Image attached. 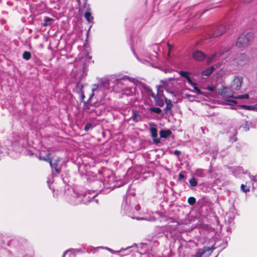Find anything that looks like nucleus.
Returning a JSON list of instances; mask_svg holds the SVG:
<instances>
[{"mask_svg":"<svg viewBox=\"0 0 257 257\" xmlns=\"http://www.w3.org/2000/svg\"><path fill=\"white\" fill-rule=\"evenodd\" d=\"M189 182L191 187H196L198 184L197 180L193 177L189 180Z\"/></svg>","mask_w":257,"mask_h":257,"instance_id":"26","label":"nucleus"},{"mask_svg":"<svg viewBox=\"0 0 257 257\" xmlns=\"http://www.w3.org/2000/svg\"><path fill=\"white\" fill-rule=\"evenodd\" d=\"M184 178H185L184 175L182 173H180L179 174L178 180L181 181Z\"/></svg>","mask_w":257,"mask_h":257,"instance_id":"36","label":"nucleus"},{"mask_svg":"<svg viewBox=\"0 0 257 257\" xmlns=\"http://www.w3.org/2000/svg\"><path fill=\"white\" fill-rule=\"evenodd\" d=\"M243 81V78L241 76H236L234 77L231 86L233 90H238L240 88Z\"/></svg>","mask_w":257,"mask_h":257,"instance_id":"7","label":"nucleus"},{"mask_svg":"<svg viewBox=\"0 0 257 257\" xmlns=\"http://www.w3.org/2000/svg\"><path fill=\"white\" fill-rule=\"evenodd\" d=\"M95 191H99L100 192L101 190H100L96 189Z\"/></svg>","mask_w":257,"mask_h":257,"instance_id":"58","label":"nucleus"},{"mask_svg":"<svg viewBox=\"0 0 257 257\" xmlns=\"http://www.w3.org/2000/svg\"><path fill=\"white\" fill-rule=\"evenodd\" d=\"M71 251V250H66V251H65V252L64 253V254H63V257H65V256L66 255V254L68 252H69V251Z\"/></svg>","mask_w":257,"mask_h":257,"instance_id":"45","label":"nucleus"},{"mask_svg":"<svg viewBox=\"0 0 257 257\" xmlns=\"http://www.w3.org/2000/svg\"><path fill=\"white\" fill-rule=\"evenodd\" d=\"M44 23L43 25V26L45 27H47L50 25V23L53 21V19L49 17H45L44 18Z\"/></svg>","mask_w":257,"mask_h":257,"instance_id":"22","label":"nucleus"},{"mask_svg":"<svg viewBox=\"0 0 257 257\" xmlns=\"http://www.w3.org/2000/svg\"><path fill=\"white\" fill-rule=\"evenodd\" d=\"M171 226L170 225H168V226H167V230H169V228Z\"/></svg>","mask_w":257,"mask_h":257,"instance_id":"54","label":"nucleus"},{"mask_svg":"<svg viewBox=\"0 0 257 257\" xmlns=\"http://www.w3.org/2000/svg\"><path fill=\"white\" fill-rule=\"evenodd\" d=\"M239 107L245 110H250L252 109V106L246 105H240Z\"/></svg>","mask_w":257,"mask_h":257,"instance_id":"31","label":"nucleus"},{"mask_svg":"<svg viewBox=\"0 0 257 257\" xmlns=\"http://www.w3.org/2000/svg\"><path fill=\"white\" fill-rule=\"evenodd\" d=\"M241 189L243 192L246 193L249 191V188L247 187L245 185L243 184H241Z\"/></svg>","mask_w":257,"mask_h":257,"instance_id":"32","label":"nucleus"},{"mask_svg":"<svg viewBox=\"0 0 257 257\" xmlns=\"http://www.w3.org/2000/svg\"><path fill=\"white\" fill-rule=\"evenodd\" d=\"M131 248V247L130 246V247H128L126 248V249H127V248ZM125 250V249H121V250H119V251H118V252H121L122 250Z\"/></svg>","mask_w":257,"mask_h":257,"instance_id":"51","label":"nucleus"},{"mask_svg":"<svg viewBox=\"0 0 257 257\" xmlns=\"http://www.w3.org/2000/svg\"><path fill=\"white\" fill-rule=\"evenodd\" d=\"M93 128L92 125L90 123H87L84 127V130L85 131H88L90 129H92Z\"/></svg>","mask_w":257,"mask_h":257,"instance_id":"34","label":"nucleus"},{"mask_svg":"<svg viewBox=\"0 0 257 257\" xmlns=\"http://www.w3.org/2000/svg\"><path fill=\"white\" fill-rule=\"evenodd\" d=\"M53 183V181L51 180V179H48V181H47V183L49 185L50 184H52Z\"/></svg>","mask_w":257,"mask_h":257,"instance_id":"46","label":"nucleus"},{"mask_svg":"<svg viewBox=\"0 0 257 257\" xmlns=\"http://www.w3.org/2000/svg\"><path fill=\"white\" fill-rule=\"evenodd\" d=\"M109 179L112 178V181H113V177L109 176Z\"/></svg>","mask_w":257,"mask_h":257,"instance_id":"56","label":"nucleus"},{"mask_svg":"<svg viewBox=\"0 0 257 257\" xmlns=\"http://www.w3.org/2000/svg\"><path fill=\"white\" fill-rule=\"evenodd\" d=\"M50 154L48 153L45 156H40L39 159L48 162L49 163L51 161V159L50 158Z\"/></svg>","mask_w":257,"mask_h":257,"instance_id":"23","label":"nucleus"},{"mask_svg":"<svg viewBox=\"0 0 257 257\" xmlns=\"http://www.w3.org/2000/svg\"><path fill=\"white\" fill-rule=\"evenodd\" d=\"M249 126H248V125H247V126H245V131H247L249 130Z\"/></svg>","mask_w":257,"mask_h":257,"instance_id":"50","label":"nucleus"},{"mask_svg":"<svg viewBox=\"0 0 257 257\" xmlns=\"http://www.w3.org/2000/svg\"><path fill=\"white\" fill-rule=\"evenodd\" d=\"M241 1L245 3H248L251 2L252 0H241Z\"/></svg>","mask_w":257,"mask_h":257,"instance_id":"48","label":"nucleus"},{"mask_svg":"<svg viewBox=\"0 0 257 257\" xmlns=\"http://www.w3.org/2000/svg\"><path fill=\"white\" fill-rule=\"evenodd\" d=\"M165 100L166 103V106L165 107L164 111L165 114H167L169 113V111L171 110L173 105L172 103V101L170 99L165 98Z\"/></svg>","mask_w":257,"mask_h":257,"instance_id":"14","label":"nucleus"},{"mask_svg":"<svg viewBox=\"0 0 257 257\" xmlns=\"http://www.w3.org/2000/svg\"><path fill=\"white\" fill-rule=\"evenodd\" d=\"M169 80L170 81H172V80H174V78H170L169 79Z\"/></svg>","mask_w":257,"mask_h":257,"instance_id":"55","label":"nucleus"},{"mask_svg":"<svg viewBox=\"0 0 257 257\" xmlns=\"http://www.w3.org/2000/svg\"><path fill=\"white\" fill-rule=\"evenodd\" d=\"M174 154L178 156L181 154V152L179 150H175L174 152Z\"/></svg>","mask_w":257,"mask_h":257,"instance_id":"38","label":"nucleus"},{"mask_svg":"<svg viewBox=\"0 0 257 257\" xmlns=\"http://www.w3.org/2000/svg\"><path fill=\"white\" fill-rule=\"evenodd\" d=\"M214 70V66H211L202 71L201 74L203 76H208L212 73Z\"/></svg>","mask_w":257,"mask_h":257,"instance_id":"17","label":"nucleus"},{"mask_svg":"<svg viewBox=\"0 0 257 257\" xmlns=\"http://www.w3.org/2000/svg\"><path fill=\"white\" fill-rule=\"evenodd\" d=\"M196 202V199L194 197H190L188 199V203L191 205H194Z\"/></svg>","mask_w":257,"mask_h":257,"instance_id":"29","label":"nucleus"},{"mask_svg":"<svg viewBox=\"0 0 257 257\" xmlns=\"http://www.w3.org/2000/svg\"><path fill=\"white\" fill-rule=\"evenodd\" d=\"M144 88L145 89L146 92L150 95L154 99L156 97V95L153 92L152 90L148 86L146 85L143 86Z\"/></svg>","mask_w":257,"mask_h":257,"instance_id":"19","label":"nucleus"},{"mask_svg":"<svg viewBox=\"0 0 257 257\" xmlns=\"http://www.w3.org/2000/svg\"><path fill=\"white\" fill-rule=\"evenodd\" d=\"M172 134V132L170 130H161L160 132V137L162 138L166 139L169 136H170Z\"/></svg>","mask_w":257,"mask_h":257,"instance_id":"16","label":"nucleus"},{"mask_svg":"<svg viewBox=\"0 0 257 257\" xmlns=\"http://www.w3.org/2000/svg\"><path fill=\"white\" fill-rule=\"evenodd\" d=\"M223 91L224 93H227L230 92V93L227 95V96L229 97H233V98H234L236 99H247L249 98V95L248 94H244L243 95H236V96H233L232 92H231L230 91V90L227 88H225Z\"/></svg>","mask_w":257,"mask_h":257,"instance_id":"9","label":"nucleus"},{"mask_svg":"<svg viewBox=\"0 0 257 257\" xmlns=\"http://www.w3.org/2000/svg\"><path fill=\"white\" fill-rule=\"evenodd\" d=\"M150 111L160 114L162 113V110L159 107H152L149 108Z\"/></svg>","mask_w":257,"mask_h":257,"instance_id":"20","label":"nucleus"},{"mask_svg":"<svg viewBox=\"0 0 257 257\" xmlns=\"http://www.w3.org/2000/svg\"><path fill=\"white\" fill-rule=\"evenodd\" d=\"M187 82L188 83L190 84L191 86L192 85H195V83L193 82L191 80V79L190 78V77H189L188 78H187Z\"/></svg>","mask_w":257,"mask_h":257,"instance_id":"35","label":"nucleus"},{"mask_svg":"<svg viewBox=\"0 0 257 257\" xmlns=\"http://www.w3.org/2000/svg\"><path fill=\"white\" fill-rule=\"evenodd\" d=\"M85 194H87V196H89L88 194H90V193H88V194L87 193H85ZM96 196V194L95 195H94L93 196H92V197H90L89 196V198H86V199H84L85 201H87V203L88 202H93V201H95L96 202V203H97V199H94V197Z\"/></svg>","mask_w":257,"mask_h":257,"instance_id":"25","label":"nucleus"},{"mask_svg":"<svg viewBox=\"0 0 257 257\" xmlns=\"http://www.w3.org/2000/svg\"><path fill=\"white\" fill-rule=\"evenodd\" d=\"M104 248L107 249V250H108L109 251H110L112 253H113L115 252V251L113 250H112V249H111V248H108L107 247H105Z\"/></svg>","mask_w":257,"mask_h":257,"instance_id":"42","label":"nucleus"},{"mask_svg":"<svg viewBox=\"0 0 257 257\" xmlns=\"http://www.w3.org/2000/svg\"><path fill=\"white\" fill-rule=\"evenodd\" d=\"M230 102L233 103H235V104H236L237 103V101H235V100H230Z\"/></svg>","mask_w":257,"mask_h":257,"instance_id":"49","label":"nucleus"},{"mask_svg":"<svg viewBox=\"0 0 257 257\" xmlns=\"http://www.w3.org/2000/svg\"><path fill=\"white\" fill-rule=\"evenodd\" d=\"M193 89L196 91V93L199 94H204V92L201 91L197 87V84L195 83V85H192Z\"/></svg>","mask_w":257,"mask_h":257,"instance_id":"30","label":"nucleus"},{"mask_svg":"<svg viewBox=\"0 0 257 257\" xmlns=\"http://www.w3.org/2000/svg\"><path fill=\"white\" fill-rule=\"evenodd\" d=\"M144 88L145 89L146 92L150 95L154 99L156 97V95L153 92L152 90L148 86L146 85L143 86Z\"/></svg>","mask_w":257,"mask_h":257,"instance_id":"18","label":"nucleus"},{"mask_svg":"<svg viewBox=\"0 0 257 257\" xmlns=\"http://www.w3.org/2000/svg\"><path fill=\"white\" fill-rule=\"evenodd\" d=\"M213 246L211 247L204 246L202 248L198 249L195 255H193L194 257H208L214 249Z\"/></svg>","mask_w":257,"mask_h":257,"instance_id":"3","label":"nucleus"},{"mask_svg":"<svg viewBox=\"0 0 257 257\" xmlns=\"http://www.w3.org/2000/svg\"><path fill=\"white\" fill-rule=\"evenodd\" d=\"M81 99H83L85 97V96H84V94L83 93H81Z\"/></svg>","mask_w":257,"mask_h":257,"instance_id":"47","label":"nucleus"},{"mask_svg":"<svg viewBox=\"0 0 257 257\" xmlns=\"http://www.w3.org/2000/svg\"><path fill=\"white\" fill-rule=\"evenodd\" d=\"M165 98L164 96H161L157 94L154 99L156 105L160 107H163L164 105V99H165Z\"/></svg>","mask_w":257,"mask_h":257,"instance_id":"12","label":"nucleus"},{"mask_svg":"<svg viewBox=\"0 0 257 257\" xmlns=\"http://www.w3.org/2000/svg\"><path fill=\"white\" fill-rule=\"evenodd\" d=\"M207 90L210 91H213L214 90V88L213 86H208L206 88Z\"/></svg>","mask_w":257,"mask_h":257,"instance_id":"37","label":"nucleus"},{"mask_svg":"<svg viewBox=\"0 0 257 257\" xmlns=\"http://www.w3.org/2000/svg\"><path fill=\"white\" fill-rule=\"evenodd\" d=\"M253 38V35L251 32H247L246 34H242L238 38L236 45L238 48L244 47L248 45Z\"/></svg>","mask_w":257,"mask_h":257,"instance_id":"2","label":"nucleus"},{"mask_svg":"<svg viewBox=\"0 0 257 257\" xmlns=\"http://www.w3.org/2000/svg\"><path fill=\"white\" fill-rule=\"evenodd\" d=\"M121 80H128L130 81H131V82H135V81H136V79L135 78H130V77H128V76H123V77H122L121 78Z\"/></svg>","mask_w":257,"mask_h":257,"instance_id":"33","label":"nucleus"},{"mask_svg":"<svg viewBox=\"0 0 257 257\" xmlns=\"http://www.w3.org/2000/svg\"><path fill=\"white\" fill-rule=\"evenodd\" d=\"M31 58V54L28 51H25L23 54V58L26 60H29Z\"/></svg>","mask_w":257,"mask_h":257,"instance_id":"24","label":"nucleus"},{"mask_svg":"<svg viewBox=\"0 0 257 257\" xmlns=\"http://www.w3.org/2000/svg\"><path fill=\"white\" fill-rule=\"evenodd\" d=\"M98 91V86L96 84H94L92 88V93L90 95L89 100L94 95V93Z\"/></svg>","mask_w":257,"mask_h":257,"instance_id":"27","label":"nucleus"},{"mask_svg":"<svg viewBox=\"0 0 257 257\" xmlns=\"http://www.w3.org/2000/svg\"><path fill=\"white\" fill-rule=\"evenodd\" d=\"M252 110L257 111V104H255V105L252 106Z\"/></svg>","mask_w":257,"mask_h":257,"instance_id":"43","label":"nucleus"},{"mask_svg":"<svg viewBox=\"0 0 257 257\" xmlns=\"http://www.w3.org/2000/svg\"><path fill=\"white\" fill-rule=\"evenodd\" d=\"M84 1V4L86 5L87 1V0H83Z\"/></svg>","mask_w":257,"mask_h":257,"instance_id":"53","label":"nucleus"},{"mask_svg":"<svg viewBox=\"0 0 257 257\" xmlns=\"http://www.w3.org/2000/svg\"><path fill=\"white\" fill-rule=\"evenodd\" d=\"M72 194L70 196H67V201L73 205H78L80 203L87 204V201L84 199L89 198V196H87V194H79L74 190Z\"/></svg>","mask_w":257,"mask_h":257,"instance_id":"1","label":"nucleus"},{"mask_svg":"<svg viewBox=\"0 0 257 257\" xmlns=\"http://www.w3.org/2000/svg\"><path fill=\"white\" fill-rule=\"evenodd\" d=\"M230 140H233L234 142L237 141V137L235 136V135L232 136V137H230Z\"/></svg>","mask_w":257,"mask_h":257,"instance_id":"40","label":"nucleus"},{"mask_svg":"<svg viewBox=\"0 0 257 257\" xmlns=\"http://www.w3.org/2000/svg\"><path fill=\"white\" fill-rule=\"evenodd\" d=\"M94 185H95L96 186L98 185L100 186H101L102 183L99 181H97L94 183Z\"/></svg>","mask_w":257,"mask_h":257,"instance_id":"41","label":"nucleus"},{"mask_svg":"<svg viewBox=\"0 0 257 257\" xmlns=\"http://www.w3.org/2000/svg\"><path fill=\"white\" fill-rule=\"evenodd\" d=\"M167 45H168L169 50H170L171 49V45L169 44H168Z\"/></svg>","mask_w":257,"mask_h":257,"instance_id":"52","label":"nucleus"},{"mask_svg":"<svg viewBox=\"0 0 257 257\" xmlns=\"http://www.w3.org/2000/svg\"><path fill=\"white\" fill-rule=\"evenodd\" d=\"M195 175L199 177H203L205 176L204 171L201 169H198L196 170Z\"/></svg>","mask_w":257,"mask_h":257,"instance_id":"21","label":"nucleus"},{"mask_svg":"<svg viewBox=\"0 0 257 257\" xmlns=\"http://www.w3.org/2000/svg\"><path fill=\"white\" fill-rule=\"evenodd\" d=\"M90 8H89V6H88L87 8V11L85 12L84 17L86 20L88 22H91L93 20V17L91 16V14L90 13Z\"/></svg>","mask_w":257,"mask_h":257,"instance_id":"15","label":"nucleus"},{"mask_svg":"<svg viewBox=\"0 0 257 257\" xmlns=\"http://www.w3.org/2000/svg\"><path fill=\"white\" fill-rule=\"evenodd\" d=\"M246 60V56L243 54H240L237 58L235 59L236 63L238 65H243Z\"/></svg>","mask_w":257,"mask_h":257,"instance_id":"13","label":"nucleus"},{"mask_svg":"<svg viewBox=\"0 0 257 257\" xmlns=\"http://www.w3.org/2000/svg\"><path fill=\"white\" fill-rule=\"evenodd\" d=\"M141 209V206L138 204L137 205L135 206V209L138 212V211H139Z\"/></svg>","mask_w":257,"mask_h":257,"instance_id":"39","label":"nucleus"},{"mask_svg":"<svg viewBox=\"0 0 257 257\" xmlns=\"http://www.w3.org/2000/svg\"><path fill=\"white\" fill-rule=\"evenodd\" d=\"M256 79H257V72H256Z\"/></svg>","mask_w":257,"mask_h":257,"instance_id":"59","label":"nucleus"},{"mask_svg":"<svg viewBox=\"0 0 257 257\" xmlns=\"http://www.w3.org/2000/svg\"><path fill=\"white\" fill-rule=\"evenodd\" d=\"M228 49H225L222 51L220 50L218 54L214 53L207 58V63L209 64L212 63L218 56L221 57L222 59H225L227 57V54H228Z\"/></svg>","mask_w":257,"mask_h":257,"instance_id":"4","label":"nucleus"},{"mask_svg":"<svg viewBox=\"0 0 257 257\" xmlns=\"http://www.w3.org/2000/svg\"><path fill=\"white\" fill-rule=\"evenodd\" d=\"M126 207H127V205L125 204L124 205V208H125Z\"/></svg>","mask_w":257,"mask_h":257,"instance_id":"57","label":"nucleus"},{"mask_svg":"<svg viewBox=\"0 0 257 257\" xmlns=\"http://www.w3.org/2000/svg\"><path fill=\"white\" fill-rule=\"evenodd\" d=\"M130 119L133 120L135 122H138L142 120V116L139 111L133 109Z\"/></svg>","mask_w":257,"mask_h":257,"instance_id":"11","label":"nucleus"},{"mask_svg":"<svg viewBox=\"0 0 257 257\" xmlns=\"http://www.w3.org/2000/svg\"><path fill=\"white\" fill-rule=\"evenodd\" d=\"M149 125L150 126V131L151 134V137L153 139L154 142L156 144L160 143V140L157 138L158 131L156 127V125L154 123H150Z\"/></svg>","mask_w":257,"mask_h":257,"instance_id":"6","label":"nucleus"},{"mask_svg":"<svg viewBox=\"0 0 257 257\" xmlns=\"http://www.w3.org/2000/svg\"><path fill=\"white\" fill-rule=\"evenodd\" d=\"M193 58L196 61H203L206 57V55L200 50H195L192 53Z\"/></svg>","mask_w":257,"mask_h":257,"instance_id":"8","label":"nucleus"},{"mask_svg":"<svg viewBox=\"0 0 257 257\" xmlns=\"http://www.w3.org/2000/svg\"><path fill=\"white\" fill-rule=\"evenodd\" d=\"M179 74L181 76L186 79L189 77V73L186 71H180L179 72Z\"/></svg>","mask_w":257,"mask_h":257,"instance_id":"28","label":"nucleus"},{"mask_svg":"<svg viewBox=\"0 0 257 257\" xmlns=\"http://www.w3.org/2000/svg\"><path fill=\"white\" fill-rule=\"evenodd\" d=\"M227 30V26L224 25H220L214 31L213 33V37H217L221 35L226 32Z\"/></svg>","mask_w":257,"mask_h":257,"instance_id":"10","label":"nucleus"},{"mask_svg":"<svg viewBox=\"0 0 257 257\" xmlns=\"http://www.w3.org/2000/svg\"><path fill=\"white\" fill-rule=\"evenodd\" d=\"M131 217L133 219H136L137 220H143V218L136 217H134V216H131Z\"/></svg>","mask_w":257,"mask_h":257,"instance_id":"44","label":"nucleus"},{"mask_svg":"<svg viewBox=\"0 0 257 257\" xmlns=\"http://www.w3.org/2000/svg\"><path fill=\"white\" fill-rule=\"evenodd\" d=\"M49 164L51 167L53 175H54L55 173L56 174L60 173L61 170V165L60 164V160L59 158L54 160L53 162L51 160Z\"/></svg>","mask_w":257,"mask_h":257,"instance_id":"5","label":"nucleus"}]
</instances>
